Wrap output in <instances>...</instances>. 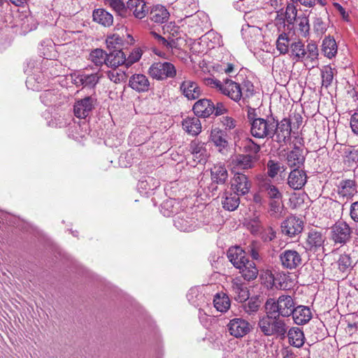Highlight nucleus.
Listing matches in <instances>:
<instances>
[{
    "instance_id": "1",
    "label": "nucleus",
    "mask_w": 358,
    "mask_h": 358,
    "mask_svg": "<svg viewBox=\"0 0 358 358\" xmlns=\"http://www.w3.org/2000/svg\"><path fill=\"white\" fill-rule=\"evenodd\" d=\"M288 53L296 62H304L306 66L310 65L312 68L318 63V48L314 43H310L305 47L300 40L292 42Z\"/></svg>"
},
{
    "instance_id": "2",
    "label": "nucleus",
    "mask_w": 358,
    "mask_h": 358,
    "mask_svg": "<svg viewBox=\"0 0 358 358\" xmlns=\"http://www.w3.org/2000/svg\"><path fill=\"white\" fill-rule=\"evenodd\" d=\"M203 82L206 86L215 89L235 102H238L242 98L243 92L240 84L230 78H227L221 81L215 77H208L204 78Z\"/></svg>"
},
{
    "instance_id": "3",
    "label": "nucleus",
    "mask_w": 358,
    "mask_h": 358,
    "mask_svg": "<svg viewBox=\"0 0 358 358\" xmlns=\"http://www.w3.org/2000/svg\"><path fill=\"white\" fill-rule=\"evenodd\" d=\"M260 331L266 336H275L285 338L287 334V324L275 314L266 313L258 322Z\"/></svg>"
},
{
    "instance_id": "4",
    "label": "nucleus",
    "mask_w": 358,
    "mask_h": 358,
    "mask_svg": "<svg viewBox=\"0 0 358 358\" xmlns=\"http://www.w3.org/2000/svg\"><path fill=\"white\" fill-rule=\"evenodd\" d=\"M294 308V300L289 295H281L277 300L268 299L265 303L266 313L275 314L282 317L292 315Z\"/></svg>"
},
{
    "instance_id": "5",
    "label": "nucleus",
    "mask_w": 358,
    "mask_h": 358,
    "mask_svg": "<svg viewBox=\"0 0 358 358\" xmlns=\"http://www.w3.org/2000/svg\"><path fill=\"white\" fill-rule=\"evenodd\" d=\"M276 126V120L272 116L258 118L251 122L252 135L258 138H273V131Z\"/></svg>"
},
{
    "instance_id": "6",
    "label": "nucleus",
    "mask_w": 358,
    "mask_h": 358,
    "mask_svg": "<svg viewBox=\"0 0 358 358\" xmlns=\"http://www.w3.org/2000/svg\"><path fill=\"white\" fill-rule=\"evenodd\" d=\"M149 76L157 80L173 78L176 76L175 66L169 62H157L151 64L148 69Z\"/></svg>"
},
{
    "instance_id": "7",
    "label": "nucleus",
    "mask_w": 358,
    "mask_h": 358,
    "mask_svg": "<svg viewBox=\"0 0 358 358\" xmlns=\"http://www.w3.org/2000/svg\"><path fill=\"white\" fill-rule=\"evenodd\" d=\"M283 268L294 270L303 265L302 255L295 250H285L279 255Z\"/></svg>"
},
{
    "instance_id": "8",
    "label": "nucleus",
    "mask_w": 358,
    "mask_h": 358,
    "mask_svg": "<svg viewBox=\"0 0 358 358\" xmlns=\"http://www.w3.org/2000/svg\"><path fill=\"white\" fill-rule=\"evenodd\" d=\"M257 160L256 156L250 154L238 155L231 162V171L233 173H240L241 171L253 169Z\"/></svg>"
},
{
    "instance_id": "9",
    "label": "nucleus",
    "mask_w": 358,
    "mask_h": 358,
    "mask_svg": "<svg viewBox=\"0 0 358 358\" xmlns=\"http://www.w3.org/2000/svg\"><path fill=\"white\" fill-rule=\"evenodd\" d=\"M188 151L194 161L193 166H195L199 163L205 164L207 161L208 154L206 144L199 139H194L191 141L188 146Z\"/></svg>"
},
{
    "instance_id": "10",
    "label": "nucleus",
    "mask_w": 358,
    "mask_h": 358,
    "mask_svg": "<svg viewBox=\"0 0 358 358\" xmlns=\"http://www.w3.org/2000/svg\"><path fill=\"white\" fill-rule=\"evenodd\" d=\"M101 75L99 72L94 73H79L71 76L73 83L77 87L93 88L99 83Z\"/></svg>"
},
{
    "instance_id": "11",
    "label": "nucleus",
    "mask_w": 358,
    "mask_h": 358,
    "mask_svg": "<svg viewBox=\"0 0 358 358\" xmlns=\"http://www.w3.org/2000/svg\"><path fill=\"white\" fill-rule=\"evenodd\" d=\"M303 228V221L295 216L287 217L281 224L282 233L289 237H294L301 233Z\"/></svg>"
},
{
    "instance_id": "12",
    "label": "nucleus",
    "mask_w": 358,
    "mask_h": 358,
    "mask_svg": "<svg viewBox=\"0 0 358 358\" xmlns=\"http://www.w3.org/2000/svg\"><path fill=\"white\" fill-rule=\"evenodd\" d=\"M96 103V99L92 96H86L76 101L73 106L75 115L78 118L87 117Z\"/></svg>"
},
{
    "instance_id": "13",
    "label": "nucleus",
    "mask_w": 358,
    "mask_h": 358,
    "mask_svg": "<svg viewBox=\"0 0 358 358\" xmlns=\"http://www.w3.org/2000/svg\"><path fill=\"white\" fill-rule=\"evenodd\" d=\"M230 292L234 300L240 303L246 301L250 297L249 290L241 278L232 279Z\"/></svg>"
},
{
    "instance_id": "14",
    "label": "nucleus",
    "mask_w": 358,
    "mask_h": 358,
    "mask_svg": "<svg viewBox=\"0 0 358 358\" xmlns=\"http://www.w3.org/2000/svg\"><path fill=\"white\" fill-rule=\"evenodd\" d=\"M275 128L273 131L275 141L282 143L290 139L292 129L289 120L284 118L280 122L276 120Z\"/></svg>"
},
{
    "instance_id": "15",
    "label": "nucleus",
    "mask_w": 358,
    "mask_h": 358,
    "mask_svg": "<svg viewBox=\"0 0 358 358\" xmlns=\"http://www.w3.org/2000/svg\"><path fill=\"white\" fill-rule=\"evenodd\" d=\"M331 234L335 243L343 244L350 239L351 229L346 222L341 221L333 226Z\"/></svg>"
},
{
    "instance_id": "16",
    "label": "nucleus",
    "mask_w": 358,
    "mask_h": 358,
    "mask_svg": "<svg viewBox=\"0 0 358 358\" xmlns=\"http://www.w3.org/2000/svg\"><path fill=\"white\" fill-rule=\"evenodd\" d=\"M231 187L234 190V193L238 195H245L249 192L251 188V182L245 174L234 173L231 181Z\"/></svg>"
},
{
    "instance_id": "17",
    "label": "nucleus",
    "mask_w": 358,
    "mask_h": 358,
    "mask_svg": "<svg viewBox=\"0 0 358 358\" xmlns=\"http://www.w3.org/2000/svg\"><path fill=\"white\" fill-rule=\"evenodd\" d=\"M173 221L175 227L182 231H192L198 225L195 217H189L187 213L177 215Z\"/></svg>"
},
{
    "instance_id": "18",
    "label": "nucleus",
    "mask_w": 358,
    "mask_h": 358,
    "mask_svg": "<svg viewBox=\"0 0 358 358\" xmlns=\"http://www.w3.org/2000/svg\"><path fill=\"white\" fill-rule=\"evenodd\" d=\"M227 327L230 334L236 338L243 337L250 331V324L241 318L230 320Z\"/></svg>"
},
{
    "instance_id": "19",
    "label": "nucleus",
    "mask_w": 358,
    "mask_h": 358,
    "mask_svg": "<svg viewBox=\"0 0 358 358\" xmlns=\"http://www.w3.org/2000/svg\"><path fill=\"white\" fill-rule=\"evenodd\" d=\"M307 182L306 173L299 169H294L287 178V185L293 189H301Z\"/></svg>"
},
{
    "instance_id": "20",
    "label": "nucleus",
    "mask_w": 358,
    "mask_h": 358,
    "mask_svg": "<svg viewBox=\"0 0 358 358\" xmlns=\"http://www.w3.org/2000/svg\"><path fill=\"white\" fill-rule=\"evenodd\" d=\"M193 110L196 116L207 117L213 113L215 105L210 100L202 99L194 103Z\"/></svg>"
},
{
    "instance_id": "21",
    "label": "nucleus",
    "mask_w": 358,
    "mask_h": 358,
    "mask_svg": "<svg viewBox=\"0 0 358 358\" xmlns=\"http://www.w3.org/2000/svg\"><path fill=\"white\" fill-rule=\"evenodd\" d=\"M325 237L321 231L315 229L310 230L307 235L306 249L308 250H316L322 247Z\"/></svg>"
},
{
    "instance_id": "22",
    "label": "nucleus",
    "mask_w": 358,
    "mask_h": 358,
    "mask_svg": "<svg viewBox=\"0 0 358 358\" xmlns=\"http://www.w3.org/2000/svg\"><path fill=\"white\" fill-rule=\"evenodd\" d=\"M292 316L295 324L303 325L307 324L312 319L313 313L309 307L298 306L294 308Z\"/></svg>"
},
{
    "instance_id": "23",
    "label": "nucleus",
    "mask_w": 358,
    "mask_h": 358,
    "mask_svg": "<svg viewBox=\"0 0 358 358\" xmlns=\"http://www.w3.org/2000/svg\"><path fill=\"white\" fill-rule=\"evenodd\" d=\"M129 86L138 92H144L148 91L150 81L143 74H134L129 78Z\"/></svg>"
},
{
    "instance_id": "24",
    "label": "nucleus",
    "mask_w": 358,
    "mask_h": 358,
    "mask_svg": "<svg viewBox=\"0 0 358 358\" xmlns=\"http://www.w3.org/2000/svg\"><path fill=\"white\" fill-rule=\"evenodd\" d=\"M128 10L132 12L135 17L143 19L148 14L149 8L144 0H129L127 1Z\"/></svg>"
},
{
    "instance_id": "25",
    "label": "nucleus",
    "mask_w": 358,
    "mask_h": 358,
    "mask_svg": "<svg viewBox=\"0 0 358 358\" xmlns=\"http://www.w3.org/2000/svg\"><path fill=\"white\" fill-rule=\"evenodd\" d=\"M227 257L236 268L243 266V263L248 260L245 251L239 246L230 248L227 252Z\"/></svg>"
},
{
    "instance_id": "26",
    "label": "nucleus",
    "mask_w": 358,
    "mask_h": 358,
    "mask_svg": "<svg viewBox=\"0 0 358 358\" xmlns=\"http://www.w3.org/2000/svg\"><path fill=\"white\" fill-rule=\"evenodd\" d=\"M180 91L188 99H198L201 94V90L198 85L192 80H184L180 85Z\"/></svg>"
},
{
    "instance_id": "27",
    "label": "nucleus",
    "mask_w": 358,
    "mask_h": 358,
    "mask_svg": "<svg viewBox=\"0 0 358 358\" xmlns=\"http://www.w3.org/2000/svg\"><path fill=\"white\" fill-rule=\"evenodd\" d=\"M287 162L289 167L299 169L305 162V157L302 154V150L295 146L292 150L287 153Z\"/></svg>"
},
{
    "instance_id": "28",
    "label": "nucleus",
    "mask_w": 358,
    "mask_h": 358,
    "mask_svg": "<svg viewBox=\"0 0 358 358\" xmlns=\"http://www.w3.org/2000/svg\"><path fill=\"white\" fill-rule=\"evenodd\" d=\"M289 343L296 348H301L305 342L303 331L299 327H293L287 330Z\"/></svg>"
},
{
    "instance_id": "29",
    "label": "nucleus",
    "mask_w": 358,
    "mask_h": 358,
    "mask_svg": "<svg viewBox=\"0 0 358 358\" xmlns=\"http://www.w3.org/2000/svg\"><path fill=\"white\" fill-rule=\"evenodd\" d=\"M169 17L167 9L161 5L154 6L150 13V19L155 23L162 24L166 22Z\"/></svg>"
},
{
    "instance_id": "30",
    "label": "nucleus",
    "mask_w": 358,
    "mask_h": 358,
    "mask_svg": "<svg viewBox=\"0 0 358 358\" xmlns=\"http://www.w3.org/2000/svg\"><path fill=\"white\" fill-rule=\"evenodd\" d=\"M182 128L189 134L196 136L201 131V124L198 117H187L182 121Z\"/></svg>"
},
{
    "instance_id": "31",
    "label": "nucleus",
    "mask_w": 358,
    "mask_h": 358,
    "mask_svg": "<svg viewBox=\"0 0 358 358\" xmlns=\"http://www.w3.org/2000/svg\"><path fill=\"white\" fill-rule=\"evenodd\" d=\"M126 55L121 50H115L107 55L106 66L111 68H117L122 64L125 65Z\"/></svg>"
},
{
    "instance_id": "32",
    "label": "nucleus",
    "mask_w": 358,
    "mask_h": 358,
    "mask_svg": "<svg viewBox=\"0 0 358 358\" xmlns=\"http://www.w3.org/2000/svg\"><path fill=\"white\" fill-rule=\"evenodd\" d=\"M240 270L242 277L248 281L255 279L258 274V269L255 264L250 260H248L243 263L241 267H237Z\"/></svg>"
},
{
    "instance_id": "33",
    "label": "nucleus",
    "mask_w": 358,
    "mask_h": 358,
    "mask_svg": "<svg viewBox=\"0 0 358 358\" xmlns=\"http://www.w3.org/2000/svg\"><path fill=\"white\" fill-rule=\"evenodd\" d=\"M322 51L324 55L329 59L336 57L338 51V46L333 37H325L322 41Z\"/></svg>"
},
{
    "instance_id": "34",
    "label": "nucleus",
    "mask_w": 358,
    "mask_h": 358,
    "mask_svg": "<svg viewBox=\"0 0 358 358\" xmlns=\"http://www.w3.org/2000/svg\"><path fill=\"white\" fill-rule=\"evenodd\" d=\"M93 20L104 27H110L113 22V16L104 9H96L93 12Z\"/></svg>"
},
{
    "instance_id": "35",
    "label": "nucleus",
    "mask_w": 358,
    "mask_h": 358,
    "mask_svg": "<svg viewBox=\"0 0 358 358\" xmlns=\"http://www.w3.org/2000/svg\"><path fill=\"white\" fill-rule=\"evenodd\" d=\"M211 178L217 184H224L228 178V173L224 165H215L211 169Z\"/></svg>"
},
{
    "instance_id": "36",
    "label": "nucleus",
    "mask_w": 358,
    "mask_h": 358,
    "mask_svg": "<svg viewBox=\"0 0 358 358\" xmlns=\"http://www.w3.org/2000/svg\"><path fill=\"white\" fill-rule=\"evenodd\" d=\"M282 199L271 200L268 203V213L275 219H280L284 215L285 208Z\"/></svg>"
},
{
    "instance_id": "37",
    "label": "nucleus",
    "mask_w": 358,
    "mask_h": 358,
    "mask_svg": "<svg viewBox=\"0 0 358 358\" xmlns=\"http://www.w3.org/2000/svg\"><path fill=\"white\" fill-rule=\"evenodd\" d=\"M222 203L223 208L227 210L233 211L236 210L240 203L238 194L232 192H226Z\"/></svg>"
},
{
    "instance_id": "38",
    "label": "nucleus",
    "mask_w": 358,
    "mask_h": 358,
    "mask_svg": "<svg viewBox=\"0 0 358 358\" xmlns=\"http://www.w3.org/2000/svg\"><path fill=\"white\" fill-rule=\"evenodd\" d=\"M261 189L264 192H265L266 196L270 199V201L282 199V194L271 181L264 182L262 185Z\"/></svg>"
},
{
    "instance_id": "39",
    "label": "nucleus",
    "mask_w": 358,
    "mask_h": 358,
    "mask_svg": "<svg viewBox=\"0 0 358 358\" xmlns=\"http://www.w3.org/2000/svg\"><path fill=\"white\" fill-rule=\"evenodd\" d=\"M213 303L217 310L224 313L230 308V300L228 296L224 293L217 294L213 299Z\"/></svg>"
},
{
    "instance_id": "40",
    "label": "nucleus",
    "mask_w": 358,
    "mask_h": 358,
    "mask_svg": "<svg viewBox=\"0 0 358 358\" xmlns=\"http://www.w3.org/2000/svg\"><path fill=\"white\" fill-rule=\"evenodd\" d=\"M210 140L220 151L228 145V142L224 138V132L217 128L211 130Z\"/></svg>"
},
{
    "instance_id": "41",
    "label": "nucleus",
    "mask_w": 358,
    "mask_h": 358,
    "mask_svg": "<svg viewBox=\"0 0 358 358\" xmlns=\"http://www.w3.org/2000/svg\"><path fill=\"white\" fill-rule=\"evenodd\" d=\"M176 205H178V202L173 199H169L164 201L161 205V213L165 217H170L177 213L178 208Z\"/></svg>"
},
{
    "instance_id": "42",
    "label": "nucleus",
    "mask_w": 358,
    "mask_h": 358,
    "mask_svg": "<svg viewBox=\"0 0 358 358\" xmlns=\"http://www.w3.org/2000/svg\"><path fill=\"white\" fill-rule=\"evenodd\" d=\"M105 3L115 10L117 15L125 17L127 15V6L124 5L122 0H104Z\"/></svg>"
},
{
    "instance_id": "43",
    "label": "nucleus",
    "mask_w": 358,
    "mask_h": 358,
    "mask_svg": "<svg viewBox=\"0 0 358 358\" xmlns=\"http://www.w3.org/2000/svg\"><path fill=\"white\" fill-rule=\"evenodd\" d=\"M290 40L285 33L280 34L276 41V48L280 54L285 55L289 52Z\"/></svg>"
},
{
    "instance_id": "44",
    "label": "nucleus",
    "mask_w": 358,
    "mask_h": 358,
    "mask_svg": "<svg viewBox=\"0 0 358 358\" xmlns=\"http://www.w3.org/2000/svg\"><path fill=\"white\" fill-rule=\"evenodd\" d=\"M204 40L209 42V48L220 47L223 45L221 35L213 30L208 31L203 36Z\"/></svg>"
},
{
    "instance_id": "45",
    "label": "nucleus",
    "mask_w": 358,
    "mask_h": 358,
    "mask_svg": "<svg viewBox=\"0 0 358 358\" xmlns=\"http://www.w3.org/2000/svg\"><path fill=\"white\" fill-rule=\"evenodd\" d=\"M90 60L96 66L106 65L107 54L101 49H95L90 54Z\"/></svg>"
},
{
    "instance_id": "46",
    "label": "nucleus",
    "mask_w": 358,
    "mask_h": 358,
    "mask_svg": "<svg viewBox=\"0 0 358 358\" xmlns=\"http://www.w3.org/2000/svg\"><path fill=\"white\" fill-rule=\"evenodd\" d=\"M334 69L329 66H324L321 70L322 85L327 88L330 86L334 80Z\"/></svg>"
},
{
    "instance_id": "47",
    "label": "nucleus",
    "mask_w": 358,
    "mask_h": 358,
    "mask_svg": "<svg viewBox=\"0 0 358 358\" xmlns=\"http://www.w3.org/2000/svg\"><path fill=\"white\" fill-rule=\"evenodd\" d=\"M296 27L301 36L306 37L309 34L310 25L309 20L306 16H299L296 20Z\"/></svg>"
},
{
    "instance_id": "48",
    "label": "nucleus",
    "mask_w": 358,
    "mask_h": 358,
    "mask_svg": "<svg viewBox=\"0 0 358 358\" xmlns=\"http://www.w3.org/2000/svg\"><path fill=\"white\" fill-rule=\"evenodd\" d=\"M248 299V301L243 305V308L245 313L251 315L258 311L261 301L257 296H252Z\"/></svg>"
},
{
    "instance_id": "49",
    "label": "nucleus",
    "mask_w": 358,
    "mask_h": 358,
    "mask_svg": "<svg viewBox=\"0 0 358 358\" xmlns=\"http://www.w3.org/2000/svg\"><path fill=\"white\" fill-rule=\"evenodd\" d=\"M108 78L115 83H120L126 80L127 76L124 71L113 68L107 72Z\"/></svg>"
},
{
    "instance_id": "50",
    "label": "nucleus",
    "mask_w": 358,
    "mask_h": 358,
    "mask_svg": "<svg viewBox=\"0 0 358 358\" xmlns=\"http://www.w3.org/2000/svg\"><path fill=\"white\" fill-rule=\"evenodd\" d=\"M242 146L245 152L254 156L260 151V146L250 138H246L243 141Z\"/></svg>"
},
{
    "instance_id": "51",
    "label": "nucleus",
    "mask_w": 358,
    "mask_h": 358,
    "mask_svg": "<svg viewBox=\"0 0 358 358\" xmlns=\"http://www.w3.org/2000/svg\"><path fill=\"white\" fill-rule=\"evenodd\" d=\"M41 102L45 106H51L57 99V94L55 90H45L40 95Z\"/></svg>"
},
{
    "instance_id": "52",
    "label": "nucleus",
    "mask_w": 358,
    "mask_h": 358,
    "mask_svg": "<svg viewBox=\"0 0 358 358\" xmlns=\"http://www.w3.org/2000/svg\"><path fill=\"white\" fill-rule=\"evenodd\" d=\"M337 264L338 269L342 272H345L352 267V261L350 255L343 254L340 255Z\"/></svg>"
},
{
    "instance_id": "53",
    "label": "nucleus",
    "mask_w": 358,
    "mask_h": 358,
    "mask_svg": "<svg viewBox=\"0 0 358 358\" xmlns=\"http://www.w3.org/2000/svg\"><path fill=\"white\" fill-rule=\"evenodd\" d=\"M297 9L293 3L287 6L285 10V20L289 24H293L297 20Z\"/></svg>"
},
{
    "instance_id": "54",
    "label": "nucleus",
    "mask_w": 358,
    "mask_h": 358,
    "mask_svg": "<svg viewBox=\"0 0 358 358\" xmlns=\"http://www.w3.org/2000/svg\"><path fill=\"white\" fill-rule=\"evenodd\" d=\"M268 176L271 178H275L280 169V164L278 162L269 160L267 163Z\"/></svg>"
},
{
    "instance_id": "55",
    "label": "nucleus",
    "mask_w": 358,
    "mask_h": 358,
    "mask_svg": "<svg viewBox=\"0 0 358 358\" xmlns=\"http://www.w3.org/2000/svg\"><path fill=\"white\" fill-rule=\"evenodd\" d=\"M142 56L141 51L139 49H135L130 52L128 57H126L125 66L128 68L134 63L138 62Z\"/></svg>"
},
{
    "instance_id": "56",
    "label": "nucleus",
    "mask_w": 358,
    "mask_h": 358,
    "mask_svg": "<svg viewBox=\"0 0 358 358\" xmlns=\"http://www.w3.org/2000/svg\"><path fill=\"white\" fill-rule=\"evenodd\" d=\"M259 234L262 239L265 242L271 241L275 238V231L271 227L264 229H262Z\"/></svg>"
},
{
    "instance_id": "57",
    "label": "nucleus",
    "mask_w": 358,
    "mask_h": 358,
    "mask_svg": "<svg viewBox=\"0 0 358 358\" xmlns=\"http://www.w3.org/2000/svg\"><path fill=\"white\" fill-rule=\"evenodd\" d=\"M248 228L253 234H259L263 229L258 217L251 220L248 224Z\"/></svg>"
},
{
    "instance_id": "58",
    "label": "nucleus",
    "mask_w": 358,
    "mask_h": 358,
    "mask_svg": "<svg viewBox=\"0 0 358 358\" xmlns=\"http://www.w3.org/2000/svg\"><path fill=\"white\" fill-rule=\"evenodd\" d=\"M150 34L157 41V42L166 48H171L173 50L174 41L172 40L171 41H166L164 37L158 34L155 31H151Z\"/></svg>"
},
{
    "instance_id": "59",
    "label": "nucleus",
    "mask_w": 358,
    "mask_h": 358,
    "mask_svg": "<svg viewBox=\"0 0 358 358\" xmlns=\"http://www.w3.org/2000/svg\"><path fill=\"white\" fill-rule=\"evenodd\" d=\"M293 3H299L301 5L312 8L315 6L316 3L317 2L321 6H324L327 3L326 0H291Z\"/></svg>"
},
{
    "instance_id": "60",
    "label": "nucleus",
    "mask_w": 358,
    "mask_h": 358,
    "mask_svg": "<svg viewBox=\"0 0 358 358\" xmlns=\"http://www.w3.org/2000/svg\"><path fill=\"white\" fill-rule=\"evenodd\" d=\"M356 186L354 180H347L342 182V188L345 191V194H351L357 192Z\"/></svg>"
},
{
    "instance_id": "61",
    "label": "nucleus",
    "mask_w": 358,
    "mask_h": 358,
    "mask_svg": "<svg viewBox=\"0 0 358 358\" xmlns=\"http://www.w3.org/2000/svg\"><path fill=\"white\" fill-rule=\"evenodd\" d=\"M106 43L108 47L115 48L117 45H121L122 43V39L119 35L113 34L112 36H108Z\"/></svg>"
},
{
    "instance_id": "62",
    "label": "nucleus",
    "mask_w": 358,
    "mask_h": 358,
    "mask_svg": "<svg viewBox=\"0 0 358 358\" xmlns=\"http://www.w3.org/2000/svg\"><path fill=\"white\" fill-rule=\"evenodd\" d=\"M199 296L201 297V295L199 293V291L196 288H191L187 294V298L188 301L194 306H196L195 299L198 298Z\"/></svg>"
},
{
    "instance_id": "63",
    "label": "nucleus",
    "mask_w": 358,
    "mask_h": 358,
    "mask_svg": "<svg viewBox=\"0 0 358 358\" xmlns=\"http://www.w3.org/2000/svg\"><path fill=\"white\" fill-rule=\"evenodd\" d=\"M314 29L318 34H322L326 31V25L321 19L317 18L314 22Z\"/></svg>"
},
{
    "instance_id": "64",
    "label": "nucleus",
    "mask_w": 358,
    "mask_h": 358,
    "mask_svg": "<svg viewBox=\"0 0 358 358\" xmlns=\"http://www.w3.org/2000/svg\"><path fill=\"white\" fill-rule=\"evenodd\" d=\"M350 127L355 134H358V109L351 117Z\"/></svg>"
}]
</instances>
